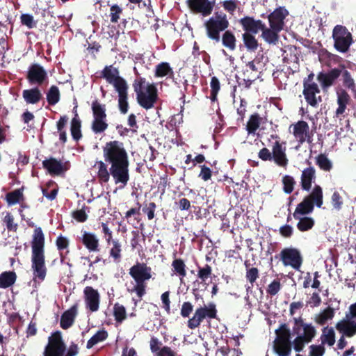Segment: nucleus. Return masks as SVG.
<instances>
[{
	"label": "nucleus",
	"mask_w": 356,
	"mask_h": 356,
	"mask_svg": "<svg viewBox=\"0 0 356 356\" xmlns=\"http://www.w3.org/2000/svg\"><path fill=\"white\" fill-rule=\"evenodd\" d=\"M103 156L104 161L111 165L115 184L125 186L129 180V161L124 143L119 140L107 142L103 147Z\"/></svg>",
	"instance_id": "1"
},
{
	"label": "nucleus",
	"mask_w": 356,
	"mask_h": 356,
	"mask_svg": "<svg viewBox=\"0 0 356 356\" xmlns=\"http://www.w3.org/2000/svg\"><path fill=\"white\" fill-rule=\"evenodd\" d=\"M31 246L33 280L42 282L46 278L47 268L45 265V237L40 227L33 230Z\"/></svg>",
	"instance_id": "2"
},
{
	"label": "nucleus",
	"mask_w": 356,
	"mask_h": 356,
	"mask_svg": "<svg viewBox=\"0 0 356 356\" xmlns=\"http://www.w3.org/2000/svg\"><path fill=\"white\" fill-rule=\"evenodd\" d=\"M101 77L113 85L115 90L118 93V106L120 112L124 115L127 113L129 108V86L127 81L120 76V72L118 68L113 65L106 66L101 72Z\"/></svg>",
	"instance_id": "3"
},
{
	"label": "nucleus",
	"mask_w": 356,
	"mask_h": 356,
	"mask_svg": "<svg viewBox=\"0 0 356 356\" xmlns=\"http://www.w3.org/2000/svg\"><path fill=\"white\" fill-rule=\"evenodd\" d=\"M132 86L138 104L146 110L154 108L159 98L156 86L147 82L145 78L138 76L134 79Z\"/></svg>",
	"instance_id": "4"
},
{
	"label": "nucleus",
	"mask_w": 356,
	"mask_h": 356,
	"mask_svg": "<svg viewBox=\"0 0 356 356\" xmlns=\"http://www.w3.org/2000/svg\"><path fill=\"white\" fill-rule=\"evenodd\" d=\"M78 353V345L72 341L67 348L62 332L57 330L51 332L48 337L43 356H76Z\"/></svg>",
	"instance_id": "5"
},
{
	"label": "nucleus",
	"mask_w": 356,
	"mask_h": 356,
	"mask_svg": "<svg viewBox=\"0 0 356 356\" xmlns=\"http://www.w3.org/2000/svg\"><path fill=\"white\" fill-rule=\"evenodd\" d=\"M129 273L136 282L134 286L129 289V291L135 293L141 299L146 294V282L152 277V268L145 263L137 261L129 268Z\"/></svg>",
	"instance_id": "6"
},
{
	"label": "nucleus",
	"mask_w": 356,
	"mask_h": 356,
	"mask_svg": "<svg viewBox=\"0 0 356 356\" xmlns=\"http://www.w3.org/2000/svg\"><path fill=\"white\" fill-rule=\"evenodd\" d=\"M323 195L322 188L319 185H315L311 193L304 197L302 201L298 204L293 213L295 219L300 216H305L313 212L314 205L320 208L323 203Z\"/></svg>",
	"instance_id": "7"
},
{
	"label": "nucleus",
	"mask_w": 356,
	"mask_h": 356,
	"mask_svg": "<svg viewBox=\"0 0 356 356\" xmlns=\"http://www.w3.org/2000/svg\"><path fill=\"white\" fill-rule=\"evenodd\" d=\"M229 26L227 15L221 11L216 12L214 15L204 22L207 37L216 42L220 40V32L225 31Z\"/></svg>",
	"instance_id": "8"
},
{
	"label": "nucleus",
	"mask_w": 356,
	"mask_h": 356,
	"mask_svg": "<svg viewBox=\"0 0 356 356\" xmlns=\"http://www.w3.org/2000/svg\"><path fill=\"white\" fill-rule=\"evenodd\" d=\"M332 38L334 47L341 53H346L353 42L352 34L346 26L342 25H337L334 27Z\"/></svg>",
	"instance_id": "9"
},
{
	"label": "nucleus",
	"mask_w": 356,
	"mask_h": 356,
	"mask_svg": "<svg viewBox=\"0 0 356 356\" xmlns=\"http://www.w3.org/2000/svg\"><path fill=\"white\" fill-rule=\"evenodd\" d=\"M280 260L284 266H290L298 270L303 259L300 251L295 248H285L280 253Z\"/></svg>",
	"instance_id": "10"
},
{
	"label": "nucleus",
	"mask_w": 356,
	"mask_h": 356,
	"mask_svg": "<svg viewBox=\"0 0 356 356\" xmlns=\"http://www.w3.org/2000/svg\"><path fill=\"white\" fill-rule=\"evenodd\" d=\"M186 4L192 13L203 17L209 16L214 6V2L209 0H186Z\"/></svg>",
	"instance_id": "11"
},
{
	"label": "nucleus",
	"mask_w": 356,
	"mask_h": 356,
	"mask_svg": "<svg viewBox=\"0 0 356 356\" xmlns=\"http://www.w3.org/2000/svg\"><path fill=\"white\" fill-rule=\"evenodd\" d=\"M344 65H340L338 67L332 68L327 72H321L317 75V80L323 88L332 86L337 79L343 73Z\"/></svg>",
	"instance_id": "12"
},
{
	"label": "nucleus",
	"mask_w": 356,
	"mask_h": 356,
	"mask_svg": "<svg viewBox=\"0 0 356 356\" xmlns=\"http://www.w3.org/2000/svg\"><path fill=\"white\" fill-rule=\"evenodd\" d=\"M47 79V73L42 66L32 64L27 71L26 79L31 85H42Z\"/></svg>",
	"instance_id": "13"
},
{
	"label": "nucleus",
	"mask_w": 356,
	"mask_h": 356,
	"mask_svg": "<svg viewBox=\"0 0 356 356\" xmlns=\"http://www.w3.org/2000/svg\"><path fill=\"white\" fill-rule=\"evenodd\" d=\"M321 92V90L317 83H303L302 94L306 102L312 107H316L319 102L322 101L320 95L316 96Z\"/></svg>",
	"instance_id": "14"
},
{
	"label": "nucleus",
	"mask_w": 356,
	"mask_h": 356,
	"mask_svg": "<svg viewBox=\"0 0 356 356\" xmlns=\"http://www.w3.org/2000/svg\"><path fill=\"white\" fill-rule=\"evenodd\" d=\"M293 134L300 144L305 142L311 143L312 142V134L310 133L309 127L307 122L299 120L293 124Z\"/></svg>",
	"instance_id": "15"
},
{
	"label": "nucleus",
	"mask_w": 356,
	"mask_h": 356,
	"mask_svg": "<svg viewBox=\"0 0 356 356\" xmlns=\"http://www.w3.org/2000/svg\"><path fill=\"white\" fill-rule=\"evenodd\" d=\"M42 166L51 175H60L70 168L69 162L63 163L55 158L51 157L42 161Z\"/></svg>",
	"instance_id": "16"
},
{
	"label": "nucleus",
	"mask_w": 356,
	"mask_h": 356,
	"mask_svg": "<svg viewBox=\"0 0 356 356\" xmlns=\"http://www.w3.org/2000/svg\"><path fill=\"white\" fill-rule=\"evenodd\" d=\"M285 143H281L280 141L276 140L272 146V161L280 167H286L289 160L286 154V147L284 146Z\"/></svg>",
	"instance_id": "17"
},
{
	"label": "nucleus",
	"mask_w": 356,
	"mask_h": 356,
	"mask_svg": "<svg viewBox=\"0 0 356 356\" xmlns=\"http://www.w3.org/2000/svg\"><path fill=\"white\" fill-rule=\"evenodd\" d=\"M84 298L87 308L92 312H97L99 307L100 296L97 290L92 286H86L84 290Z\"/></svg>",
	"instance_id": "18"
},
{
	"label": "nucleus",
	"mask_w": 356,
	"mask_h": 356,
	"mask_svg": "<svg viewBox=\"0 0 356 356\" xmlns=\"http://www.w3.org/2000/svg\"><path fill=\"white\" fill-rule=\"evenodd\" d=\"M287 15L288 11L286 9L282 7L276 8L268 15L270 27L281 31L284 25V20Z\"/></svg>",
	"instance_id": "19"
},
{
	"label": "nucleus",
	"mask_w": 356,
	"mask_h": 356,
	"mask_svg": "<svg viewBox=\"0 0 356 356\" xmlns=\"http://www.w3.org/2000/svg\"><path fill=\"white\" fill-rule=\"evenodd\" d=\"M245 33L257 34L264 28V23L261 20H256L252 17L246 16L239 20Z\"/></svg>",
	"instance_id": "20"
},
{
	"label": "nucleus",
	"mask_w": 356,
	"mask_h": 356,
	"mask_svg": "<svg viewBox=\"0 0 356 356\" xmlns=\"http://www.w3.org/2000/svg\"><path fill=\"white\" fill-rule=\"evenodd\" d=\"M346 318L336 324V329L343 335L352 337L356 334V321L351 320L350 314H347Z\"/></svg>",
	"instance_id": "21"
},
{
	"label": "nucleus",
	"mask_w": 356,
	"mask_h": 356,
	"mask_svg": "<svg viewBox=\"0 0 356 356\" xmlns=\"http://www.w3.org/2000/svg\"><path fill=\"white\" fill-rule=\"evenodd\" d=\"M350 102L351 97L346 89L341 88L337 91V103L338 105L335 111L337 118L343 116L347 106L350 104Z\"/></svg>",
	"instance_id": "22"
},
{
	"label": "nucleus",
	"mask_w": 356,
	"mask_h": 356,
	"mask_svg": "<svg viewBox=\"0 0 356 356\" xmlns=\"http://www.w3.org/2000/svg\"><path fill=\"white\" fill-rule=\"evenodd\" d=\"M78 314V304L72 305L69 309L65 311L60 317V326L63 330H67L74 323L76 316Z\"/></svg>",
	"instance_id": "23"
},
{
	"label": "nucleus",
	"mask_w": 356,
	"mask_h": 356,
	"mask_svg": "<svg viewBox=\"0 0 356 356\" xmlns=\"http://www.w3.org/2000/svg\"><path fill=\"white\" fill-rule=\"evenodd\" d=\"M316 179V170L314 167L309 166L302 171L300 185L302 190L309 191L312 182Z\"/></svg>",
	"instance_id": "24"
},
{
	"label": "nucleus",
	"mask_w": 356,
	"mask_h": 356,
	"mask_svg": "<svg viewBox=\"0 0 356 356\" xmlns=\"http://www.w3.org/2000/svg\"><path fill=\"white\" fill-rule=\"evenodd\" d=\"M105 161H97L95 166H97V177L99 184H103L108 182L110 176H112L111 167L108 168V165Z\"/></svg>",
	"instance_id": "25"
},
{
	"label": "nucleus",
	"mask_w": 356,
	"mask_h": 356,
	"mask_svg": "<svg viewBox=\"0 0 356 356\" xmlns=\"http://www.w3.org/2000/svg\"><path fill=\"white\" fill-rule=\"evenodd\" d=\"M22 97L26 104H38L42 98V94L38 87L24 90Z\"/></svg>",
	"instance_id": "26"
},
{
	"label": "nucleus",
	"mask_w": 356,
	"mask_h": 356,
	"mask_svg": "<svg viewBox=\"0 0 356 356\" xmlns=\"http://www.w3.org/2000/svg\"><path fill=\"white\" fill-rule=\"evenodd\" d=\"M82 243L90 252H97L99 248V239L90 232H84L81 238Z\"/></svg>",
	"instance_id": "27"
},
{
	"label": "nucleus",
	"mask_w": 356,
	"mask_h": 356,
	"mask_svg": "<svg viewBox=\"0 0 356 356\" xmlns=\"http://www.w3.org/2000/svg\"><path fill=\"white\" fill-rule=\"evenodd\" d=\"M341 76L343 86L346 90H349L353 93V96L356 97V82L350 72L346 70L345 67Z\"/></svg>",
	"instance_id": "28"
},
{
	"label": "nucleus",
	"mask_w": 356,
	"mask_h": 356,
	"mask_svg": "<svg viewBox=\"0 0 356 356\" xmlns=\"http://www.w3.org/2000/svg\"><path fill=\"white\" fill-rule=\"evenodd\" d=\"M17 274L15 271H4L0 274V288L7 289L12 286L17 280Z\"/></svg>",
	"instance_id": "29"
},
{
	"label": "nucleus",
	"mask_w": 356,
	"mask_h": 356,
	"mask_svg": "<svg viewBox=\"0 0 356 356\" xmlns=\"http://www.w3.org/2000/svg\"><path fill=\"white\" fill-rule=\"evenodd\" d=\"M273 349L278 356H290L291 341H274Z\"/></svg>",
	"instance_id": "30"
},
{
	"label": "nucleus",
	"mask_w": 356,
	"mask_h": 356,
	"mask_svg": "<svg viewBox=\"0 0 356 356\" xmlns=\"http://www.w3.org/2000/svg\"><path fill=\"white\" fill-rule=\"evenodd\" d=\"M242 40L245 47L250 52H254L258 49L259 42L254 33H244L242 34Z\"/></svg>",
	"instance_id": "31"
},
{
	"label": "nucleus",
	"mask_w": 356,
	"mask_h": 356,
	"mask_svg": "<svg viewBox=\"0 0 356 356\" xmlns=\"http://www.w3.org/2000/svg\"><path fill=\"white\" fill-rule=\"evenodd\" d=\"M23 190L24 188L22 187L6 193V200L8 204L11 206L23 202L24 200Z\"/></svg>",
	"instance_id": "32"
},
{
	"label": "nucleus",
	"mask_w": 356,
	"mask_h": 356,
	"mask_svg": "<svg viewBox=\"0 0 356 356\" xmlns=\"http://www.w3.org/2000/svg\"><path fill=\"white\" fill-rule=\"evenodd\" d=\"M261 36L264 40L269 44H276L279 39L278 33L280 31L276 29L267 28L264 24V28L261 29Z\"/></svg>",
	"instance_id": "33"
},
{
	"label": "nucleus",
	"mask_w": 356,
	"mask_h": 356,
	"mask_svg": "<svg viewBox=\"0 0 356 356\" xmlns=\"http://www.w3.org/2000/svg\"><path fill=\"white\" fill-rule=\"evenodd\" d=\"M263 122V118L259 113H256L250 116L247 122L246 130L249 134H255L256 131L259 128Z\"/></svg>",
	"instance_id": "34"
},
{
	"label": "nucleus",
	"mask_w": 356,
	"mask_h": 356,
	"mask_svg": "<svg viewBox=\"0 0 356 356\" xmlns=\"http://www.w3.org/2000/svg\"><path fill=\"white\" fill-rule=\"evenodd\" d=\"M91 110L93 118L106 119L107 115L106 105L101 104L98 99H95L92 102Z\"/></svg>",
	"instance_id": "35"
},
{
	"label": "nucleus",
	"mask_w": 356,
	"mask_h": 356,
	"mask_svg": "<svg viewBox=\"0 0 356 356\" xmlns=\"http://www.w3.org/2000/svg\"><path fill=\"white\" fill-rule=\"evenodd\" d=\"M108 337V332L104 329L98 330L87 342L86 348L90 349L96 344L105 341Z\"/></svg>",
	"instance_id": "36"
},
{
	"label": "nucleus",
	"mask_w": 356,
	"mask_h": 356,
	"mask_svg": "<svg viewBox=\"0 0 356 356\" xmlns=\"http://www.w3.org/2000/svg\"><path fill=\"white\" fill-rule=\"evenodd\" d=\"M322 344H327L332 346L335 343V332L333 327H325L322 330V334L321 336Z\"/></svg>",
	"instance_id": "37"
},
{
	"label": "nucleus",
	"mask_w": 356,
	"mask_h": 356,
	"mask_svg": "<svg viewBox=\"0 0 356 356\" xmlns=\"http://www.w3.org/2000/svg\"><path fill=\"white\" fill-rule=\"evenodd\" d=\"M334 316V309L327 307L322 312L315 316V322L320 325H325L327 321L332 320Z\"/></svg>",
	"instance_id": "38"
},
{
	"label": "nucleus",
	"mask_w": 356,
	"mask_h": 356,
	"mask_svg": "<svg viewBox=\"0 0 356 356\" xmlns=\"http://www.w3.org/2000/svg\"><path fill=\"white\" fill-rule=\"evenodd\" d=\"M236 38L234 34L229 30H226L222 35L223 46L231 51L236 49Z\"/></svg>",
	"instance_id": "39"
},
{
	"label": "nucleus",
	"mask_w": 356,
	"mask_h": 356,
	"mask_svg": "<svg viewBox=\"0 0 356 356\" xmlns=\"http://www.w3.org/2000/svg\"><path fill=\"white\" fill-rule=\"evenodd\" d=\"M46 99L50 106H54L58 103L60 99L59 88L56 86H51L47 92Z\"/></svg>",
	"instance_id": "40"
},
{
	"label": "nucleus",
	"mask_w": 356,
	"mask_h": 356,
	"mask_svg": "<svg viewBox=\"0 0 356 356\" xmlns=\"http://www.w3.org/2000/svg\"><path fill=\"white\" fill-rule=\"evenodd\" d=\"M81 120L76 118L72 119L70 123V132L72 138L78 142L83 136L81 133Z\"/></svg>",
	"instance_id": "41"
},
{
	"label": "nucleus",
	"mask_w": 356,
	"mask_h": 356,
	"mask_svg": "<svg viewBox=\"0 0 356 356\" xmlns=\"http://www.w3.org/2000/svg\"><path fill=\"white\" fill-rule=\"evenodd\" d=\"M298 222L297 223V228L300 232H307L311 229L314 225V220L311 217L300 216L298 218Z\"/></svg>",
	"instance_id": "42"
},
{
	"label": "nucleus",
	"mask_w": 356,
	"mask_h": 356,
	"mask_svg": "<svg viewBox=\"0 0 356 356\" xmlns=\"http://www.w3.org/2000/svg\"><path fill=\"white\" fill-rule=\"evenodd\" d=\"M204 318H206L204 317V315H202V313L197 307L195 309V312L193 317L188 320L187 326L190 329L194 330L200 325L201 323L203 321Z\"/></svg>",
	"instance_id": "43"
},
{
	"label": "nucleus",
	"mask_w": 356,
	"mask_h": 356,
	"mask_svg": "<svg viewBox=\"0 0 356 356\" xmlns=\"http://www.w3.org/2000/svg\"><path fill=\"white\" fill-rule=\"evenodd\" d=\"M277 337L275 341H291V331L287 324L282 323L280 327L275 330Z\"/></svg>",
	"instance_id": "44"
},
{
	"label": "nucleus",
	"mask_w": 356,
	"mask_h": 356,
	"mask_svg": "<svg viewBox=\"0 0 356 356\" xmlns=\"http://www.w3.org/2000/svg\"><path fill=\"white\" fill-rule=\"evenodd\" d=\"M302 330L303 334L298 336L306 340V343L311 342L316 334L315 327L312 324H307L303 322Z\"/></svg>",
	"instance_id": "45"
},
{
	"label": "nucleus",
	"mask_w": 356,
	"mask_h": 356,
	"mask_svg": "<svg viewBox=\"0 0 356 356\" xmlns=\"http://www.w3.org/2000/svg\"><path fill=\"white\" fill-rule=\"evenodd\" d=\"M172 266L174 272L181 277V280L186 276V266L181 259H174L172 263Z\"/></svg>",
	"instance_id": "46"
},
{
	"label": "nucleus",
	"mask_w": 356,
	"mask_h": 356,
	"mask_svg": "<svg viewBox=\"0 0 356 356\" xmlns=\"http://www.w3.org/2000/svg\"><path fill=\"white\" fill-rule=\"evenodd\" d=\"M106 119L93 118L91 129L95 134H100L105 131L108 128Z\"/></svg>",
	"instance_id": "47"
},
{
	"label": "nucleus",
	"mask_w": 356,
	"mask_h": 356,
	"mask_svg": "<svg viewBox=\"0 0 356 356\" xmlns=\"http://www.w3.org/2000/svg\"><path fill=\"white\" fill-rule=\"evenodd\" d=\"M198 308L205 318L213 319L217 317L216 306L213 302H209L207 306L200 307Z\"/></svg>",
	"instance_id": "48"
},
{
	"label": "nucleus",
	"mask_w": 356,
	"mask_h": 356,
	"mask_svg": "<svg viewBox=\"0 0 356 356\" xmlns=\"http://www.w3.org/2000/svg\"><path fill=\"white\" fill-rule=\"evenodd\" d=\"M113 316L117 323H122L127 318L125 307L118 302L115 303L113 306Z\"/></svg>",
	"instance_id": "49"
},
{
	"label": "nucleus",
	"mask_w": 356,
	"mask_h": 356,
	"mask_svg": "<svg viewBox=\"0 0 356 356\" xmlns=\"http://www.w3.org/2000/svg\"><path fill=\"white\" fill-rule=\"evenodd\" d=\"M172 74H173V71L168 63L163 62L156 66L155 76L156 77H163Z\"/></svg>",
	"instance_id": "50"
},
{
	"label": "nucleus",
	"mask_w": 356,
	"mask_h": 356,
	"mask_svg": "<svg viewBox=\"0 0 356 356\" xmlns=\"http://www.w3.org/2000/svg\"><path fill=\"white\" fill-rule=\"evenodd\" d=\"M112 243L113 247L111 248L109 252L110 257L113 259V261L115 263H119L120 262L122 259L121 244L119 243L118 241H113Z\"/></svg>",
	"instance_id": "51"
},
{
	"label": "nucleus",
	"mask_w": 356,
	"mask_h": 356,
	"mask_svg": "<svg viewBox=\"0 0 356 356\" xmlns=\"http://www.w3.org/2000/svg\"><path fill=\"white\" fill-rule=\"evenodd\" d=\"M197 276L202 282H205L207 279L211 277L212 268L209 264H206L202 267L197 266Z\"/></svg>",
	"instance_id": "52"
},
{
	"label": "nucleus",
	"mask_w": 356,
	"mask_h": 356,
	"mask_svg": "<svg viewBox=\"0 0 356 356\" xmlns=\"http://www.w3.org/2000/svg\"><path fill=\"white\" fill-rule=\"evenodd\" d=\"M211 87V95L210 99L214 102L217 101V95L220 89V83L218 79L216 76L211 77L210 82Z\"/></svg>",
	"instance_id": "53"
},
{
	"label": "nucleus",
	"mask_w": 356,
	"mask_h": 356,
	"mask_svg": "<svg viewBox=\"0 0 356 356\" xmlns=\"http://www.w3.org/2000/svg\"><path fill=\"white\" fill-rule=\"evenodd\" d=\"M316 164L324 171H330L332 167L331 161L323 154H319L316 157Z\"/></svg>",
	"instance_id": "54"
},
{
	"label": "nucleus",
	"mask_w": 356,
	"mask_h": 356,
	"mask_svg": "<svg viewBox=\"0 0 356 356\" xmlns=\"http://www.w3.org/2000/svg\"><path fill=\"white\" fill-rule=\"evenodd\" d=\"M283 191L286 194H291L296 184V181L293 177L290 175H284L282 177Z\"/></svg>",
	"instance_id": "55"
},
{
	"label": "nucleus",
	"mask_w": 356,
	"mask_h": 356,
	"mask_svg": "<svg viewBox=\"0 0 356 356\" xmlns=\"http://www.w3.org/2000/svg\"><path fill=\"white\" fill-rule=\"evenodd\" d=\"M3 223L6 225L8 232H16L18 229L17 223L15 222L13 216L8 212L3 219Z\"/></svg>",
	"instance_id": "56"
},
{
	"label": "nucleus",
	"mask_w": 356,
	"mask_h": 356,
	"mask_svg": "<svg viewBox=\"0 0 356 356\" xmlns=\"http://www.w3.org/2000/svg\"><path fill=\"white\" fill-rule=\"evenodd\" d=\"M85 209H86L88 210V211L89 212L90 208L84 206L83 207V209H81L74 211L72 213V218L74 219H75L79 222H86L88 219V215L86 212Z\"/></svg>",
	"instance_id": "57"
},
{
	"label": "nucleus",
	"mask_w": 356,
	"mask_h": 356,
	"mask_svg": "<svg viewBox=\"0 0 356 356\" xmlns=\"http://www.w3.org/2000/svg\"><path fill=\"white\" fill-rule=\"evenodd\" d=\"M156 208V205L155 202H151L144 204L143 212L147 215L148 220H152L154 218Z\"/></svg>",
	"instance_id": "58"
},
{
	"label": "nucleus",
	"mask_w": 356,
	"mask_h": 356,
	"mask_svg": "<svg viewBox=\"0 0 356 356\" xmlns=\"http://www.w3.org/2000/svg\"><path fill=\"white\" fill-rule=\"evenodd\" d=\"M122 13V9L118 5H113L110 8L111 22L117 23L120 19V16Z\"/></svg>",
	"instance_id": "59"
},
{
	"label": "nucleus",
	"mask_w": 356,
	"mask_h": 356,
	"mask_svg": "<svg viewBox=\"0 0 356 356\" xmlns=\"http://www.w3.org/2000/svg\"><path fill=\"white\" fill-rule=\"evenodd\" d=\"M281 289V283L280 280H274L268 286L266 292L270 296H275Z\"/></svg>",
	"instance_id": "60"
},
{
	"label": "nucleus",
	"mask_w": 356,
	"mask_h": 356,
	"mask_svg": "<svg viewBox=\"0 0 356 356\" xmlns=\"http://www.w3.org/2000/svg\"><path fill=\"white\" fill-rule=\"evenodd\" d=\"M245 277L251 284V287H252L254 283L259 277V270L257 268L252 267L248 269L246 272Z\"/></svg>",
	"instance_id": "61"
},
{
	"label": "nucleus",
	"mask_w": 356,
	"mask_h": 356,
	"mask_svg": "<svg viewBox=\"0 0 356 356\" xmlns=\"http://www.w3.org/2000/svg\"><path fill=\"white\" fill-rule=\"evenodd\" d=\"M331 200H332V204L335 209H337L338 211L341 209L343 204V199H342V197L340 195V194L337 191H335L333 193V194L332 195Z\"/></svg>",
	"instance_id": "62"
},
{
	"label": "nucleus",
	"mask_w": 356,
	"mask_h": 356,
	"mask_svg": "<svg viewBox=\"0 0 356 356\" xmlns=\"http://www.w3.org/2000/svg\"><path fill=\"white\" fill-rule=\"evenodd\" d=\"M193 310V305L191 302H184L180 311L183 318H188Z\"/></svg>",
	"instance_id": "63"
},
{
	"label": "nucleus",
	"mask_w": 356,
	"mask_h": 356,
	"mask_svg": "<svg viewBox=\"0 0 356 356\" xmlns=\"http://www.w3.org/2000/svg\"><path fill=\"white\" fill-rule=\"evenodd\" d=\"M309 356H323L325 353V348L322 345H312L309 347Z\"/></svg>",
	"instance_id": "64"
}]
</instances>
